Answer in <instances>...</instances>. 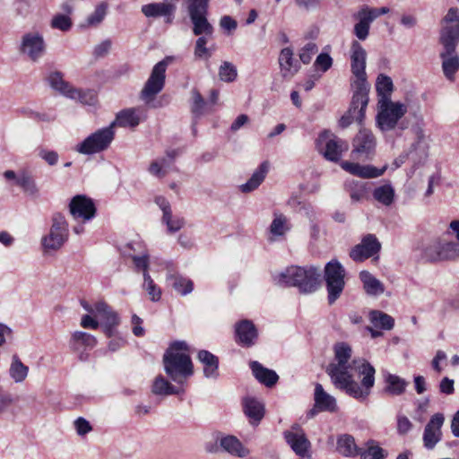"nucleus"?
I'll list each match as a JSON object with an SVG mask.
<instances>
[{
    "instance_id": "obj_17",
    "label": "nucleus",
    "mask_w": 459,
    "mask_h": 459,
    "mask_svg": "<svg viewBox=\"0 0 459 459\" xmlns=\"http://www.w3.org/2000/svg\"><path fill=\"white\" fill-rule=\"evenodd\" d=\"M381 249V243L374 234H367L361 242L356 245L350 252L351 258L355 262H362L377 255Z\"/></svg>"
},
{
    "instance_id": "obj_48",
    "label": "nucleus",
    "mask_w": 459,
    "mask_h": 459,
    "mask_svg": "<svg viewBox=\"0 0 459 459\" xmlns=\"http://www.w3.org/2000/svg\"><path fill=\"white\" fill-rule=\"evenodd\" d=\"M143 289L147 291L151 300L158 301L161 297L160 289L154 283L149 273H143Z\"/></svg>"
},
{
    "instance_id": "obj_23",
    "label": "nucleus",
    "mask_w": 459,
    "mask_h": 459,
    "mask_svg": "<svg viewBox=\"0 0 459 459\" xmlns=\"http://www.w3.org/2000/svg\"><path fill=\"white\" fill-rule=\"evenodd\" d=\"M278 61L283 78L290 79L299 70L300 66L295 60L293 50L290 48H284L281 50Z\"/></svg>"
},
{
    "instance_id": "obj_10",
    "label": "nucleus",
    "mask_w": 459,
    "mask_h": 459,
    "mask_svg": "<svg viewBox=\"0 0 459 459\" xmlns=\"http://www.w3.org/2000/svg\"><path fill=\"white\" fill-rule=\"evenodd\" d=\"M115 137L112 126L97 130L75 146V151L81 154L91 155L107 150Z\"/></svg>"
},
{
    "instance_id": "obj_28",
    "label": "nucleus",
    "mask_w": 459,
    "mask_h": 459,
    "mask_svg": "<svg viewBox=\"0 0 459 459\" xmlns=\"http://www.w3.org/2000/svg\"><path fill=\"white\" fill-rule=\"evenodd\" d=\"M198 359L204 365V375L207 378L219 377V359L212 352L202 350L198 352Z\"/></svg>"
},
{
    "instance_id": "obj_4",
    "label": "nucleus",
    "mask_w": 459,
    "mask_h": 459,
    "mask_svg": "<svg viewBox=\"0 0 459 459\" xmlns=\"http://www.w3.org/2000/svg\"><path fill=\"white\" fill-rule=\"evenodd\" d=\"M273 281L281 286H294L302 293L316 291L320 284V273L314 266H290L273 276Z\"/></svg>"
},
{
    "instance_id": "obj_60",
    "label": "nucleus",
    "mask_w": 459,
    "mask_h": 459,
    "mask_svg": "<svg viewBox=\"0 0 459 459\" xmlns=\"http://www.w3.org/2000/svg\"><path fill=\"white\" fill-rule=\"evenodd\" d=\"M75 429L78 435L83 436L91 430V426L84 418H78L74 421Z\"/></svg>"
},
{
    "instance_id": "obj_22",
    "label": "nucleus",
    "mask_w": 459,
    "mask_h": 459,
    "mask_svg": "<svg viewBox=\"0 0 459 459\" xmlns=\"http://www.w3.org/2000/svg\"><path fill=\"white\" fill-rule=\"evenodd\" d=\"M47 82L54 91L67 98L79 97L77 89L64 79V74L60 71L49 73L47 76Z\"/></svg>"
},
{
    "instance_id": "obj_61",
    "label": "nucleus",
    "mask_w": 459,
    "mask_h": 459,
    "mask_svg": "<svg viewBox=\"0 0 459 459\" xmlns=\"http://www.w3.org/2000/svg\"><path fill=\"white\" fill-rule=\"evenodd\" d=\"M79 97L71 98L72 100H78L84 104H92L95 101V94L92 91H82L77 89Z\"/></svg>"
},
{
    "instance_id": "obj_14",
    "label": "nucleus",
    "mask_w": 459,
    "mask_h": 459,
    "mask_svg": "<svg viewBox=\"0 0 459 459\" xmlns=\"http://www.w3.org/2000/svg\"><path fill=\"white\" fill-rule=\"evenodd\" d=\"M46 42L39 31H30L22 35L19 51L32 62H38L46 53Z\"/></svg>"
},
{
    "instance_id": "obj_64",
    "label": "nucleus",
    "mask_w": 459,
    "mask_h": 459,
    "mask_svg": "<svg viewBox=\"0 0 459 459\" xmlns=\"http://www.w3.org/2000/svg\"><path fill=\"white\" fill-rule=\"evenodd\" d=\"M439 391L445 394H452L455 392L454 380L444 377L439 384Z\"/></svg>"
},
{
    "instance_id": "obj_5",
    "label": "nucleus",
    "mask_w": 459,
    "mask_h": 459,
    "mask_svg": "<svg viewBox=\"0 0 459 459\" xmlns=\"http://www.w3.org/2000/svg\"><path fill=\"white\" fill-rule=\"evenodd\" d=\"M351 71L353 79L351 85L353 91L362 93L369 92L370 85L367 81L366 60L367 52L358 40H353L351 44Z\"/></svg>"
},
{
    "instance_id": "obj_31",
    "label": "nucleus",
    "mask_w": 459,
    "mask_h": 459,
    "mask_svg": "<svg viewBox=\"0 0 459 459\" xmlns=\"http://www.w3.org/2000/svg\"><path fill=\"white\" fill-rule=\"evenodd\" d=\"M385 388L384 391L391 395L403 394L408 385V382L397 375L389 372L384 373Z\"/></svg>"
},
{
    "instance_id": "obj_43",
    "label": "nucleus",
    "mask_w": 459,
    "mask_h": 459,
    "mask_svg": "<svg viewBox=\"0 0 459 459\" xmlns=\"http://www.w3.org/2000/svg\"><path fill=\"white\" fill-rule=\"evenodd\" d=\"M376 90L380 97L379 100H390L391 93L394 90L392 79L383 74H380L376 82Z\"/></svg>"
},
{
    "instance_id": "obj_35",
    "label": "nucleus",
    "mask_w": 459,
    "mask_h": 459,
    "mask_svg": "<svg viewBox=\"0 0 459 459\" xmlns=\"http://www.w3.org/2000/svg\"><path fill=\"white\" fill-rule=\"evenodd\" d=\"M140 118L134 108H126L117 113L115 121H113L109 126L114 129L115 126L121 127H135L139 125Z\"/></svg>"
},
{
    "instance_id": "obj_2",
    "label": "nucleus",
    "mask_w": 459,
    "mask_h": 459,
    "mask_svg": "<svg viewBox=\"0 0 459 459\" xmlns=\"http://www.w3.org/2000/svg\"><path fill=\"white\" fill-rule=\"evenodd\" d=\"M210 0H186V9L193 24V33L199 38L195 41V56L199 59H208L212 56L210 48H206L208 39L213 33V26L208 21Z\"/></svg>"
},
{
    "instance_id": "obj_55",
    "label": "nucleus",
    "mask_w": 459,
    "mask_h": 459,
    "mask_svg": "<svg viewBox=\"0 0 459 459\" xmlns=\"http://www.w3.org/2000/svg\"><path fill=\"white\" fill-rule=\"evenodd\" d=\"M287 230L286 218L282 215L276 216L270 226L271 233L275 236H282Z\"/></svg>"
},
{
    "instance_id": "obj_47",
    "label": "nucleus",
    "mask_w": 459,
    "mask_h": 459,
    "mask_svg": "<svg viewBox=\"0 0 459 459\" xmlns=\"http://www.w3.org/2000/svg\"><path fill=\"white\" fill-rule=\"evenodd\" d=\"M237 75V68L233 64L228 61L222 62L219 69V76L221 81L226 82H234Z\"/></svg>"
},
{
    "instance_id": "obj_19",
    "label": "nucleus",
    "mask_w": 459,
    "mask_h": 459,
    "mask_svg": "<svg viewBox=\"0 0 459 459\" xmlns=\"http://www.w3.org/2000/svg\"><path fill=\"white\" fill-rule=\"evenodd\" d=\"M69 212L74 220L90 221L96 213V207L91 198L78 195L69 204Z\"/></svg>"
},
{
    "instance_id": "obj_8",
    "label": "nucleus",
    "mask_w": 459,
    "mask_h": 459,
    "mask_svg": "<svg viewBox=\"0 0 459 459\" xmlns=\"http://www.w3.org/2000/svg\"><path fill=\"white\" fill-rule=\"evenodd\" d=\"M69 229L65 217L60 212H55L51 218L49 233L41 239V245L46 251L60 249L68 240Z\"/></svg>"
},
{
    "instance_id": "obj_24",
    "label": "nucleus",
    "mask_w": 459,
    "mask_h": 459,
    "mask_svg": "<svg viewBox=\"0 0 459 459\" xmlns=\"http://www.w3.org/2000/svg\"><path fill=\"white\" fill-rule=\"evenodd\" d=\"M342 168L352 175L360 177L362 178H375L381 175L385 170V167L377 169L370 165H359V163L344 161L342 163Z\"/></svg>"
},
{
    "instance_id": "obj_52",
    "label": "nucleus",
    "mask_w": 459,
    "mask_h": 459,
    "mask_svg": "<svg viewBox=\"0 0 459 459\" xmlns=\"http://www.w3.org/2000/svg\"><path fill=\"white\" fill-rule=\"evenodd\" d=\"M106 13H107V4L102 3L100 4H99L95 11L88 16L87 18V23L88 25L90 26H96L98 24H100L105 15H106Z\"/></svg>"
},
{
    "instance_id": "obj_54",
    "label": "nucleus",
    "mask_w": 459,
    "mask_h": 459,
    "mask_svg": "<svg viewBox=\"0 0 459 459\" xmlns=\"http://www.w3.org/2000/svg\"><path fill=\"white\" fill-rule=\"evenodd\" d=\"M318 51V48L316 43L308 42L300 50L299 59L300 61L307 65L311 62L312 56Z\"/></svg>"
},
{
    "instance_id": "obj_33",
    "label": "nucleus",
    "mask_w": 459,
    "mask_h": 459,
    "mask_svg": "<svg viewBox=\"0 0 459 459\" xmlns=\"http://www.w3.org/2000/svg\"><path fill=\"white\" fill-rule=\"evenodd\" d=\"M284 437L286 442L298 455L304 456L307 454L310 442L304 433L299 434L287 431L284 433Z\"/></svg>"
},
{
    "instance_id": "obj_41",
    "label": "nucleus",
    "mask_w": 459,
    "mask_h": 459,
    "mask_svg": "<svg viewBox=\"0 0 459 459\" xmlns=\"http://www.w3.org/2000/svg\"><path fill=\"white\" fill-rule=\"evenodd\" d=\"M96 344V338L88 333L76 331L72 335L71 346L74 350H79L81 346L92 349Z\"/></svg>"
},
{
    "instance_id": "obj_25",
    "label": "nucleus",
    "mask_w": 459,
    "mask_h": 459,
    "mask_svg": "<svg viewBox=\"0 0 459 459\" xmlns=\"http://www.w3.org/2000/svg\"><path fill=\"white\" fill-rule=\"evenodd\" d=\"M314 402L316 408L322 411L334 412L338 409L336 399L326 393L319 383L315 386Z\"/></svg>"
},
{
    "instance_id": "obj_63",
    "label": "nucleus",
    "mask_w": 459,
    "mask_h": 459,
    "mask_svg": "<svg viewBox=\"0 0 459 459\" xmlns=\"http://www.w3.org/2000/svg\"><path fill=\"white\" fill-rule=\"evenodd\" d=\"M220 26L229 32L235 30L237 29L238 23L237 22L229 15H224L220 20Z\"/></svg>"
},
{
    "instance_id": "obj_7",
    "label": "nucleus",
    "mask_w": 459,
    "mask_h": 459,
    "mask_svg": "<svg viewBox=\"0 0 459 459\" xmlns=\"http://www.w3.org/2000/svg\"><path fill=\"white\" fill-rule=\"evenodd\" d=\"M421 257L430 263L459 260V243L434 239L423 247Z\"/></svg>"
},
{
    "instance_id": "obj_15",
    "label": "nucleus",
    "mask_w": 459,
    "mask_h": 459,
    "mask_svg": "<svg viewBox=\"0 0 459 459\" xmlns=\"http://www.w3.org/2000/svg\"><path fill=\"white\" fill-rule=\"evenodd\" d=\"M368 94L353 91L351 102L347 112L341 117V127H348L353 121L361 125L365 117V110L368 104Z\"/></svg>"
},
{
    "instance_id": "obj_59",
    "label": "nucleus",
    "mask_w": 459,
    "mask_h": 459,
    "mask_svg": "<svg viewBox=\"0 0 459 459\" xmlns=\"http://www.w3.org/2000/svg\"><path fill=\"white\" fill-rule=\"evenodd\" d=\"M39 156L44 160L49 166H54L58 161V154L55 151L42 149L39 152Z\"/></svg>"
},
{
    "instance_id": "obj_50",
    "label": "nucleus",
    "mask_w": 459,
    "mask_h": 459,
    "mask_svg": "<svg viewBox=\"0 0 459 459\" xmlns=\"http://www.w3.org/2000/svg\"><path fill=\"white\" fill-rule=\"evenodd\" d=\"M192 99L191 111L195 117H199L204 114L206 103L200 92L196 90L192 91Z\"/></svg>"
},
{
    "instance_id": "obj_6",
    "label": "nucleus",
    "mask_w": 459,
    "mask_h": 459,
    "mask_svg": "<svg viewBox=\"0 0 459 459\" xmlns=\"http://www.w3.org/2000/svg\"><path fill=\"white\" fill-rule=\"evenodd\" d=\"M167 67L168 62L165 59L158 62L140 92V99L150 108L161 107V102L155 99L165 86Z\"/></svg>"
},
{
    "instance_id": "obj_46",
    "label": "nucleus",
    "mask_w": 459,
    "mask_h": 459,
    "mask_svg": "<svg viewBox=\"0 0 459 459\" xmlns=\"http://www.w3.org/2000/svg\"><path fill=\"white\" fill-rule=\"evenodd\" d=\"M29 368L25 366L19 358L14 355L13 357V362L10 368L11 377L14 379L15 382L23 381L28 375Z\"/></svg>"
},
{
    "instance_id": "obj_20",
    "label": "nucleus",
    "mask_w": 459,
    "mask_h": 459,
    "mask_svg": "<svg viewBox=\"0 0 459 459\" xmlns=\"http://www.w3.org/2000/svg\"><path fill=\"white\" fill-rule=\"evenodd\" d=\"M176 5L170 3H152L143 4L141 8L142 13L147 18L165 17L166 22L171 23Z\"/></svg>"
},
{
    "instance_id": "obj_12",
    "label": "nucleus",
    "mask_w": 459,
    "mask_h": 459,
    "mask_svg": "<svg viewBox=\"0 0 459 459\" xmlns=\"http://www.w3.org/2000/svg\"><path fill=\"white\" fill-rule=\"evenodd\" d=\"M389 12V8H373L363 5L357 13L353 14V18L358 21L354 25L353 33L359 40H366L369 35L371 23L380 15Z\"/></svg>"
},
{
    "instance_id": "obj_11",
    "label": "nucleus",
    "mask_w": 459,
    "mask_h": 459,
    "mask_svg": "<svg viewBox=\"0 0 459 459\" xmlns=\"http://www.w3.org/2000/svg\"><path fill=\"white\" fill-rule=\"evenodd\" d=\"M379 111L377 116V124L382 131H389L395 127L398 121L406 114L407 108L400 102L391 100H379Z\"/></svg>"
},
{
    "instance_id": "obj_57",
    "label": "nucleus",
    "mask_w": 459,
    "mask_h": 459,
    "mask_svg": "<svg viewBox=\"0 0 459 459\" xmlns=\"http://www.w3.org/2000/svg\"><path fill=\"white\" fill-rule=\"evenodd\" d=\"M130 256L132 257L137 270H143V274L149 273V255L147 253H144L142 255H130Z\"/></svg>"
},
{
    "instance_id": "obj_36",
    "label": "nucleus",
    "mask_w": 459,
    "mask_h": 459,
    "mask_svg": "<svg viewBox=\"0 0 459 459\" xmlns=\"http://www.w3.org/2000/svg\"><path fill=\"white\" fill-rule=\"evenodd\" d=\"M220 445L226 452L238 457H245L249 454L242 443L234 436H226L220 440Z\"/></svg>"
},
{
    "instance_id": "obj_13",
    "label": "nucleus",
    "mask_w": 459,
    "mask_h": 459,
    "mask_svg": "<svg viewBox=\"0 0 459 459\" xmlns=\"http://www.w3.org/2000/svg\"><path fill=\"white\" fill-rule=\"evenodd\" d=\"M316 148L326 160L336 162L341 159L342 152L348 150V143L330 131H324L316 139Z\"/></svg>"
},
{
    "instance_id": "obj_38",
    "label": "nucleus",
    "mask_w": 459,
    "mask_h": 459,
    "mask_svg": "<svg viewBox=\"0 0 459 459\" xmlns=\"http://www.w3.org/2000/svg\"><path fill=\"white\" fill-rule=\"evenodd\" d=\"M16 184L23 192L32 197H38L39 189L32 175L27 170H22L18 174Z\"/></svg>"
},
{
    "instance_id": "obj_56",
    "label": "nucleus",
    "mask_w": 459,
    "mask_h": 459,
    "mask_svg": "<svg viewBox=\"0 0 459 459\" xmlns=\"http://www.w3.org/2000/svg\"><path fill=\"white\" fill-rule=\"evenodd\" d=\"M332 65L333 58L327 53L319 54L314 63L315 67L324 73L328 71L332 67Z\"/></svg>"
},
{
    "instance_id": "obj_42",
    "label": "nucleus",
    "mask_w": 459,
    "mask_h": 459,
    "mask_svg": "<svg viewBox=\"0 0 459 459\" xmlns=\"http://www.w3.org/2000/svg\"><path fill=\"white\" fill-rule=\"evenodd\" d=\"M369 319L375 327H379L383 330H391L394 325V318L379 310L370 311Z\"/></svg>"
},
{
    "instance_id": "obj_44",
    "label": "nucleus",
    "mask_w": 459,
    "mask_h": 459,
    "mask_svg": "<svg viewBox=\"0 0 459 459\" xmlns=\"http://www.w3.org/2000/svg\"><path fill=\"white\" fill-rule=\"evenodd\" d=\"M168 279L170 281L173 289L181 295H187L192 292L194 284L190 279L183 277L179 274L170 275Z\"/></svg>"
},
{
    "instance_id": "obj_29",
    "label": "nucleus",
    "mask_w": 459,
    "mask_h": 459,
    "mask_svg": "<svg viewBox=\"0 0 459 459\" xmlns=\"http://www.w3.org/2000/svg\"><path fill=\"white\" fill-rule=\"evenodd\" d=\"M440 43L443 46V50H455L459 43V23L443 27L440 32Z\"/></svg>"
},
{
    "instance_id": "obj_9",
    "label": "nucleus",
    "mask_w": 459,
    "mask_h": 459,
    "mask_svg": "<svg viewBox=\"0 0 459 459\" xmlns=\"http://www.w3.org/2000/svg\"><path fill=\"white\" fill-rule=\"evenodd\" d=\"M344 277L345 269L339 261L333 259L325 264L324 278L330 305L333 304L342 293L345 286Z\"/></svg>"
},
{
    "instance_id": "obj_26",
    "label": "nucleus",
    "mask_w": 459,
    "mask_h": 459,
    "mask_svg": "<svg viewBox=\"0 0 459 459\" xmlns=\"http://www.w3.org/2000/svg\"><path fill=\"white\" fill-rule=\"evenodd\" d=\"M242 403L244 413L251 424L257 425L264 416L263 403L254 397H245Z\"/></svg>"
},
{
    "instance_id": "obj_27",
    "label": "nucleus",
    "mask_w": 459,
    "mask_h": 459,
    "mask_svg": "<svg viewBox=\"0 0 459 459\" xmlns=\"http://www.w3.org/2000/svg\"><path fill=\"white\" fill-rule=\"evenodd\" d=\"M249 366L254 377L261 384L267 387H272L277 383L279 377L275 371L264 368L258 361H251Z\"/></svg>"
},
{
    "instance_id": "obj_62",
    "label": "nucleus",
    "mask_w": 459,
    "mask_h": 459,
    "mask_svg": "<svg viewBox=\"0 0 459 459\" xmlns=\"http://www.w3.org/2000/svg\"><path fill=\"white\" fill-rule=\"evenodd\" d=\"M132 324H133V333L137 337H142L145 333L144 328L142 326L143 320L137 315H133L132 316Z\"/></svg>"
},
{
    "instance_id": "obj_3",
    "label": "nucleus",
    "mask_w": 459,
    "mask_h": 459,
    "mask_svg": "<svg viewBox=\"0 0 459 459\" xmlns=\"http://www.w3.org/2000/svg\"><path fill=\"white\" fill-rule=\"evenodd\" d=\"M187 351L188 345L186 342L177 341L170 344L163 355L164 370L178 384H183L194 373L191 358L185 352Z\"/></svg>"
},
{
    "instance_id": "obj_53",
    "label": "nucleus",
    "mask_w": 459,
    "mask_h": 459,
    "mask_svg": "<svg viewBox=\"0 0 459 459\" xmlns=\"http://www.w3.org/2000/svg\"><path fill=\"white\" fill-rule=\"evenodd\" d=\"M306 216L310 221V228H309V235L310 238L314 240H317L319 238L320 229L319 226L316 223V214L312 208L306 207L304 208Z\"/></svg>"
},
{
    "instance_id": "obj_49",
    "label": "nucleus",
    "mask_w": 459,
    "mask_h": 459,
    "mask_svg": "<svg viewBox=\"0 0 459 459\" xmlns=\"http://www.w3.org/2000/svg\"><path fill=\"white\" fill-rule=\"evenodd\" d=\"M386 454L379 446L374 445V441L370 442L367 450L361 451L360 459H385Z\"/></svg>"
},
{
    "instance_id": "obj_58",
    "label": "nucleus",
    "mask_w": 459,
    "mask_h": 459,
    "mask_svg": "<svg viewBox=\"0 0 459 459\" xmlns=\"http://www.w3.org/2000/svg\"><path fill=\"white\" fill-rule=\"evenodd\" d=\"M411 421L404 415L397 416V432L400 435H405L412 429Z\"/></svg>"
},
{
    "instance_id": "obj_32",
    "label": "nucleus",
    "mask_w": 459,
    "mask_h": 459,
    "mask_svg": "<svg viewBox=\"0 0 459 459\" xmlns=\"http://www.w3.org/2000/svg\"><path fill=\"white\" fill-rule=\"evenodd\" d=\"M337 452L343 456L354 457L360 455L361 449L358 447L352 436L343 434L338 437L336 442Z\"/></svg>"
},
{
    "instance_id": "obj_21",
    "label": "nucleus",
    "mask_w": 459,
    "mask_h": 459,
    "mask_svg": "<svg viewBox=\"0 0 459 459\" xmlns=\"http://www.w3.org/2000/svg\"><path fill=\"white\" fill-rule=\"evenodd\" d=\"M236 342L243 347H250L255 344L257 338V330L250 320H242L235 326Z\"/></svg>"
},
{
    "instance_id": "obj_18",
    "label": "nucleus",
    "mask_w": 459,
    "mask_h": 459,
    "mask_svg": "<svg viewBox=\"0 0 459 459\" xmlns=\"http://www.w3.org/2000/svg\"><path fill=\"white\" fill-rule=\"evenodd\" d=\"M443 413H435L427 423L423 432V445L428 450H432L442 438L441 428L444 424Z\"/></svg>"
},
{
    "instance_id": "obj_30",
    "label": "nucleus",
    "mask_w": 459,
    "mask_h": 459,
    "mask_svg": "<svg viewBox=\"0 0 459 459\" xmlns=\"http://www.w3.org/2000/svg\"><path fill=\"white\" fill-rule=\"evenodd\" d=\"M442 70L448 80H453L455 74L459 70V56L456 51L443 50L440 53Z\"/></svg>"
},
{
    "instance_id": "obj_16",
    "label": "nucleus",
    "mask_w": 459,
    "mask_h": 459,
    "mask_svg": "<svg viewBox=\"0 0 459 459\" xmlns=\"http://www.w3.org/2000/svg\"><path fill=\"white\" fill-rule=\"evenodd\" d=\"M376 145L373 133L367 128H360L352 142V155L358 159H369L375 153Z\"/></svg>"
},
{
    "instance_id": "obj_51",
    "label": "nucleus",
    "mask_w": 459,
    "mask_h": 459,
    "mask_svg": "<svg viewBox=\"0 0 459 459\" xmlns=\"http://www.w3.org/2000/svg\"><path fill=\"white\" fill-rule=\"evenodd\" d=\"M73 25L72 20L65 14H56L51 20V27L62 31H68Z\"/></svg>"
},
{
    "instance_id": "obj_34",
    "label": "nucleus",
    "mask_w": 459,
    "mask_h": 459,
    "mask_svg": "<svg viewBox=\"0 0 459 459\" xmlns=\"http://www.w3.org/2000/svg\"><path fill=\"white\" fill-rule=\"evenodd\" d=\"M359 279L363 283V288L367 294L370 296H378L384 293L385 287L383 283L369 272L361 271L359 273Z\"/></svg>"
},
{
    "instance_id": "obj_45",
    "label": "nucleus",
    "mask_w": 459,
    "mask_h": 459,
    "mask_svg": "<svg viewBox=\"0 0 459 459\" xmlns=\"http://www.w3.org/2000/svg\"><path fill=\"white\" fill-rule=\"evenodd\" d=\"M373 196L380 204L389 206L394 202V190L391 185H383L375 188Z\"/></svg>"
},
{
    "instance_id": "obj_39",
    "label": "nucleus",
    "mask_w": 459,
    "mask_h": 459,
    "mask_svg": "<svg viewBox=\"0 0 459 459\" xmlns=\"http://www.w3.org/2000/svg\"><path fill=\"white\" fill-rule=\"evenodd\" d=\"M95 310L96 314L100 316L103 325H117L119 324L117 314L107 303L103 301L97 302L95 304Z\"/></svg>"
},
{
    "instance_id": "obj_40",
    "label": "nucleus",
    "mask_w": 459,
    "mask_h": 459,
    "mask_svg": "<svg viewBox=\"0 0 459 459\" xmlns=\"http://www.w3.org/2000/svg\"><path fill=\"white\" fill-rule=\"evenodd\" d=\"M152 392L157 395L178 394V389L171 385L165 377L159 375L155 377L152 386Z\"/></svg>"
},
{
    "instance_id": "obj_37",
    "label": "nucleus",
    "mask_w": 459,
    "mask_h": 459,
    "mask_svg": "<svg viewBox=\"0 0 459 459\" xmlns=\"http://www.w3.org/2000/svg\"><path fill=\"white\" fill-rule=\"evenodd\" d=\"M267 172L268 163L264 161L255 170L247 182L240 186L241 191L243 193H249L256 189L264 180Z\"/></svg>"
},
{
    "instance_id": "obj_1",
    "label": "nucleus",
    "mask_w": 459,
    "mask_h": 459,
    "mask_svg": "<svg viewBox=\"0 0 459 459\" xmlns=\"http://www.w3.org/2000/svg\"><path fill=\"white\" fill-rule=\"evenodd\" d=\"M333 359L325 368L333 386L347 395L364 402L371 394L375 385L374 367L367 360L350 362L351 347L346 342H337L333 346Z\"/></svg>"
}]
</instances>
